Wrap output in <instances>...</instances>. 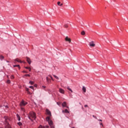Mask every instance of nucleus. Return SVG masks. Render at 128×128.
Segmentation results:
<instances>
[{
    "mask_svg": "<svg viewBox=\"0 0 128 128\" xmlns=\"http://www.w3.org/2000/svg\"><path fill=\"white\" fill-rule=\"evenodd\" d=\"M59 92L60 93V94H64V90L62 88H60L59 89Z\"/></svg>",
    "mask_w": 128,
    "mask_h": 128,
    "instance_id": "nucleus-7",
    "label": "nucleus"
},
{
    "mask_svg": "<svg viewBox=\"0 0 128 128\" xmlns=\"http://www.w3.org/2000/svg\"><path fill=\"white\" fill-rule=\"evenodd\" d=\"M16 62H20L22 64V60L18 59V58H16L15 60Z\"/></svg>",
    "mask_w": 128,
    "mask_h": 128,
    "instance_id": "nucleus-12",
    "label": "nucleus"
},
{
    "mask_svg": "<svg viewBox=\"0 0 128 128\" xmlns=\"http://www.w3.org/2000/svg\"><path fill=\"white\" fill-rule=\"evenodd\" d=\"M29 68H30V67H28V66L25 67V68H26V70H28Z\"/></svg>",
    "mask_w": 128,
    "mask_h": 128,
    "instance_id": "nucleus-35",
    "label": "nucleus"
},
{
    "mask_svg": "<svg viewBox=\"0 0 128 128\" xmlns=\"http://www.w3.org/2000/svg\"><path fill=\"white\" fill-rule=\"evenodd\" d=\"M81 34H82V36H84V34H86V32H85L84 30L82 31V32H81Z\"/></svg>",
    "mask_w": 128,
    "mask_h": 128,
    "instance_id": "nucleus-17",
    "label": "nucleus"
},
{
    "mask_svg": "<svg viewBox=\"0 0 128 128\" xmlns=\"http://www.w3.org/2000/svg\"><path fill=\"white\" fill-rule=\"evenodd\" d=\"M42 88H46V86H42Z\"/></svg>",
    "mask_w": 128,
    "mask_h": 128,
    "instance_id": "nucleus-42",
    "label": "nucleus"
},
{
    "mask_svg": "<svg viewBox=\"0 0 128 128\" xmlns=\"http://www.w3.org/2000/svg\"><path fill=\"white\" fill-rule=\"evenodd\" d=\"M46 114L48 116L46 118V120L48 122L49 126H50L51 128H54V126L52 121V120H50V117L52 116V113L50 112V110L46 109Z\"/></svg>",
    "mask_w": 128,
    "mask_h": 128,
    "instance_id": "nucleus-1",
    "label": "nucleus"
},
{
    "mask_svg": "<svg viewBox=\"0 0 128 128\" xmlns=\"http://www.w3.org/2000/svg\"><path fill=\"white\" fill-rule=\"evenodd\" d=\"M24 76H30V75L28 74H26L24 75Z\"/></svg>",
    "mask_w": 128,
    "mask_h": 128,
    "instance_id": "nucleus-24",
    "label": "nucleus"
},
{
    "mask_svg": "<svg viewBox=\"0 0 128 128\" xmlns=\"http://www.w3.org/2000/svg\"><path fill=\"white\" fill-rule=\"evenodd\" d=\"M90 46H92V48L96 46V44L94 43V42H90Z\"/></svg>",
    "mask_w": 128,
    "mask_h": 128,
    "instance_id": "nucleus-8",
    "label": "nucleus"
},
{
    "mask_svg": "<svg viewBox=\"0 0 128 128\" xmlns=\"http://www.w3.org/2000/svg\"><path fill=\"white\" fill-rule=\"evenodd\" d=\"M6 108H8V106H6Z\"/></svg>",
    "mask_w": 128,
    "mask_h": 128,
    "instance_id": "nucleus-47",
    "label": "nucleus"
},
{
    "mask_svg": "<svg viewBox=\"0 0 128 128\" xmlns=\"http://www.w3.org/2000/svg\"><path fill=\"white\" fill-rule=\"evenodd\" d=\"M34 86H36V85H34Z\"/></svg>",
    "mask_w": 128,
    "mask_h": 128,
    "instance_id": "nucleus-45",
    "label": "nucleus"
},
{
    "mask_svg": "<svg viewBox=\"0 0 128 128\" xmlns=\"http://www.w3.org/2000/svg\"><path fill=\"white\" fill-rule=\"evenodd\" d=\"M62 106H63V108L66 106V102H64L62 104Z\"/></svg>",
    "mask_w": 128,
    "mask_h": 128,
    "instance_id": "nucleus-11",
    "label": "nucleus"
},
{
    "mask_svg": "<svg viewBox=\"0 0 128 128\" xmlns=\"http://www.w3.org/2000/svg\"><path fill=\"white\" fill-rule=\"evenodd\" d=\"M27 92L28 94H30V91Z\"/></svg>",
    "mask_w": 128,
    "mask_h": 128,
    "instance_id": "nucleus-36",
    "label": "nucleus"
},
{
    "mask_svg": "<svg viewBox=\"0 0 128 128\" xmlns=\"http://www.w3.org/2000/svg\"><path fill=\"white\" fill-rule=\"evenodd\" d=\"M62 112H65L66 114H70V112L68 110V109H66L62 111Z\"/></svg>",
    "mask_w": 128,
    "mask_h": 128,
    "instance_id": "nucleus-9",
    "label": "nucleus"
},
{
    "mask_svg": "<svg viewBox=\"0 0 128 128\" xmlns=\"http://www.w3.org/2000/svg\"><path fill=\"white\" fill-rule=\"evenodd\" d=\"M64 28H68V24H65L64 25Z\"/></svg>",
    "mask_w": 128,
    "mask_h": 128,
    "instance_id": "nucleus-21",
    "label": "nucleus"
},
{
    "mask_svg": "<svg viewBox=\"0 0 128 128\" xmlns=\"http://www.w3.org/2000/svg\"><path fill=\"white\" fill-rule=\"evenodd\" d=\"M82 90L84 92H86V87H84V86H82Z\"/></svg>",
    "mask_w": 128,
    "mask_h": 128,
    "instance_id": "nucleus-10",
    "label": "nucleus"
},
{
    "mask_svg": "<svg viewBox=\"0 0 128 128\" xmlns=\"http://www.w3.org/2000/svg\"><path fill=\"white\" fill-rule=\"evenodd\" d=\"M20 108H21V110H22V112H26V110H24V107L20 106Z\"/></svg>",
    "mask_w": 128,
    "mask_h": 128,
    "instance_id": "nucleus-14",
    "label": "nucleus"
},
{
    "mask_svg": "<svg viewBox=\"0 0 128 128\" xmlns=\"http://www.w3.org/2000/svg\"><path fill=\"white\" fill-rule=\"evenodd\" d=\"M28 104V102H24V100H22L20 104V106H26Z\"/></svg>",
    "mask_w": 128,
    "mask_h": 128,
    "instance_id": "nucleus-4",
    "label": "nucleus"
},
{
    "mask_svg": "<svg viewBox=\"0 0 128 128\" xmlns=\"http://www.w3.org/2000/svg\"><path fill=\"white\" fill-rule=\"evenodd\" d=\"M16 117H17L18 120L20 122V115H18V114H17Z\"/></svg>",
    "mask_w": 128,
    "mask_h": 128,
    "instance_id": "nucleus-13",
    "label": "nucleus"
},
{
    "mask_svg": "<svg viewBox=\"0 0 128 128\" xmlns=\"http://www.w3.org/2000/svg\"><path fill=\"white\" fill-rule=\"evenodd\" d=\"M50 76L51 78V80H53V81L54 80L51 76Z\"/></svg>",
    "mask_w": 128,
    "mask_h": 128,
    "instance_id": "nucleus-32",
    "label": "nucleus"
},
{
    "mask_svg": "<svg viewBox=\"0 0 128 128\" xmlns=\"http://www.w3.org/2000/svg\"><path fill=\"white\" fill-rule=\"evenodd\" d=\"M46 80L47 82H50V80L49 79L48 77H46Z\"/></svg>",
    "mask_w": 128,
    "mask_h": 128,
    "instance_id": "nucleus-23",
    "label": "nucleus"
},
{
    "mask_svg": "<svg viewBox=\"0 0 128 128\" xmlns=\"http://www.w3.org/2000/svg\"><path fill=\"white\" fill-rule=\"evenodd\" d=\"M26 60L29 64H32V60H30V58H28V57H26Z\"/></svg>",
    "mask_w": 128,
    "mask_h": 128,
    "instance_id": "nucleus-6",
    "label": "nucleus"
},
{
    "mask_svg": "<svg viewBox=\"0 0 128 128\" xmlns=\"http://www.w3.org/2000/svg\"><path fill=\"white\" fill-rule=\"evenodd\" d=\"M26 92H28V88H26Z\"/></svg>",
    "mask_w": 128,
    "mask_h": 128,
    "instance_id": "nucleus-38",
    "label": "nucleus"
},
{
    "mask_svg": "<svg viewBox=\"0 0 128 128\" xmlns=\"http://www.w3.org/2000/svg\"><path fill=\"white\" fill-rule=\"evenodd\" d=\"M60 102H57V104L58 105V106H60Z\"/></svg>",
    "mask_w": 128,
    "mask_h": 128,
    "instance_id": "nucleus-30",
    "label": "nucleus"
},
{
    "mask_svg": "<svg viewBox=\"0 0 128 128\" xmlns=\"http://www.w3.org/2000/svg\"><path fill=\"white\" fill-rule=\"evenodd\" d=\"M100 126H102V127H104V124H102V123H100Z\"/></svg>",
    "mask_w": 128,
    "mask_h": 128,
    "instance_id": "nucleus-34",
    "label": "nucleus"
},
{
    "mask_svg": "<svg viewBox=\"0 0 128 128\" xmlns=\"http://www.w3.org/2000/svg\"><path fill=\"white\" fill-rule=\"evenodd\" d=\"M49 128L48 126H46V128Z\"/></svg>",
    "mask_w": 128,
    "mask_h": 128,
    "instance_id": "nucleus-41",
    "label": "nucleus"
},
{
    "mask_svg": "<svg viewBox=\"0 0 128 128\" xmlns=\"http://www.w3.org/2000/svg\"><path fill=\"white\" fill-rule=\"evenodd\" d=\"M4 118L5 122V128H10V124H8V120H10L8 118V116H4Z\"/></svg>",
    "mask_w": 128,
    "mask_h": 128,
    "instance_id": "nucleus-2",
    "label": "nucleus"
},
{
    "mask_svg": "<svg viewBox=\"0 0 128 128\" xmlns=\"http://www.w3.org/2000/svg\"><path fill=\"white\" fill-rule=\"evenodd\" d=\"M22 72H24V74H28V72L26 71H23Z\"/></svg>",
    "mask_w": 128,
    "mask_h": 128,
    "instance_id": "nucleus-33",
    "label": "nucleus"
},
{
    "mask_svg": "<svg viewBox=\"0 0 128 128\" xmlns=\"http://www.w3.org/2000/svg\"><path fill=\"white\" fill-rule=\"evenodd\" d=\"M11 78L12 80L14 78V76L12 75L11 76Z\"/></svg>",
    "mask_w": 128,
    "mask_h": 128,
    "instance_id": "nucleus-27",
    "label": "nucleus"
},
{
    "mask_svg": "<svg viewBox=\"0 0 128 128\" xmlns=\"http://www.w3.org/2000/svg\"><path fill=\"white\" fill-rule=\"evenodd\" d=\"M16 66H17V68H18L19 70H20V65H14V68H16Z\"/></svg>",
    "mask_w": 128,
    "mask_h": 128,
    "instance_id": "nucleus-15",
    "label": "nucleus"
},
{
    "mask_svg": "<svg viewBox=\"0 0 128 128\" xmlns=\"http://www.w3.org/2000/svg\"><path fill=\"white\" fill-rule=\"evenodd\" d=\"M4 56H0V60H4Z\"/></svg>",
    "mask_w": 128,
    "mask_h": 128,
    "instance_id": "nucleus-18",
    "label": "nucleus"
},
{
    "mask_svg": "<svg viewBox=\"0 0 128 128\" xmlns=\"http://www.w3.org/2000/svg\"><path fill=\"white\" fill-rule=\"evenodd\" d=\"M7 84H10V80H7Z\"/></svg>",
    "mask_w": 128,
    "mask_h": 128,
    "instance_id": "nucleus-28",
    "label": "nucleus"
},
{
    "mask_svg": "<svg viewBox=\"0 0 128 128\" xmlns=\"http://www.w3.org/2000/svg\"><path fill=\"white\" fill-rule=\"evenodd\" d=\"M28 118L30 120H32V118L33 120H36V113H34V112H30V114L28 115Z\"/></svg>",
    "mask_w": 128,
    "mask_h": 128,
    "instance_id": "nucleus-3",
    "label": "nucleus"
},
{
    "mask_svg": "<svg viewBox=\"0 0 128 128\" xmlns=\"http://www.w3.org/2000/svg\"><path fill=\"white\" fill-rule=\"evenodd\" d=\"M18 124L20 126H22V124L21 122H18Z\"/></svg>",
    "mask_w": 128,
    "mask_h": 128,
    "instance_id": "nucleus-19",
    "label": "nucleus"
},
{
    "mask_svg": "<svg viewBox=\"0 0 128 128\" xmlns=\"http://www.w3.org/2000/svg\"><path fill=\"white\" fill-rule=\"evenodd\" d=\"M57 4L60 6V2H58Z\"/></svg>",
    "mask_w": 128,
    "mask_h": 128,
    "instance_id": "nucleus-29",
    "label": "nucleus"
},
{
    "mask_svg": "<svg viewBox=\"0 0 128 128\" xmlns=\"http://www.w3.org/2000/svg\"><path fill=\"white\" fill-rule=\"evenodd\" d=\"M28 70L29 72H31L32 71V68H30V67H29Z\"/></svg>",
    "mask_w": 128,
    "mask_h": 128,
    "instance_id": "nucleus-26",
    "label": "nucleus"
},
{
    "mask_svg": "<svg viewBox=\"0 0 128 128\" xmlns=\"http://www.w3.org/2000/svg\"><path fill=\"white\" fill-rule=\"evenodd\" d=\"M99 122H102V120H98Z\"/></svg>",
    "mask_w": 128,
    "mask_h": 128,
    "instance_id": "nucleus-40",
    "label": "nucleus"
},
{
    "mask_svg": "<svg viewBox=\"0 0 128 128\" xmlns=\"http://www.w3.org/2000/svg\"><path fill=\"white\" fill-rule=\"evenodd\" d=\"M82 110H84V107L82 106Z\"/></svg>",
    "mask_w": 128,
    "mask_h": 128,
    "instance_id": "nucleus-44",
    "label": "nucleus"
},
{
    "mask_svg": "<svg viewBox=\"0 0 128 128\" xmlns=\"http://www.w3.org/2000/svg\"><path fill=\"white\" fill-rule=\"evenodd\" d=\"M62 5H63V4H60V6H62Z\"/></svg>",
    "mask_w": 128,
    "mask_h": 128,
    "instance_id": "nucleus-39",
    "label": "nucleus"
},
{
    "mask_svg": "<svg viewBox=\"0 0 128 128\" xmlns=\"http://www.w3.org/2000/svg\"><path fill=\"white\" fill-rule=\"evenodd\" d=\"M93 118H96V120H98V118H96V116H94V115L92 116Z\"/></svg>",
    "mask_w": 128,
    "mask_h": 128,
    "instance_id": "nucleus-31",
    "label": "nucleus"
},
{
    "mask_svg": "<svg viewBox=\"0 0 128 128\" xmlns=\"http://www.w3.org/2000/svg\"><path fill=\"white\" fill-rule=\"evenodd\" d=\"M67 90H70V92H72V89L70 88L69 86H68L66 88Z\"/></svg>",
    "mask_w": 128,
    "mask_h": 128,
    "instance_id": "nucleus-16",
    "label": "nucleus"
},
{
    "mask_svg": "<svg viewBox=\"0 0 128 128\" xmlns=\"http://www.w3.org/2000/svg\"><path fill=\"white\" fill-rule=\"evenodd\" d=\"M66 108H68V106H65Z\"/></svg>",
    "mask_w": 128,
    "mask_h": 128,
    "instance_id": "nucleus-43",
    "label": "nucleus"
},
{
    "mask_svg": "<svg viewBox=\"0 0 128 128\" xmlns=\"http://www.w3.org/2000/svg\"><path fill=\"white\" fill-rule=\"evenodd\" d=\"M65 40L66 42H68L69 43H70L72 42V40H70V38H68V36H66V38H65Z\"/></svg>",
    "mask_w": 128,
    "mask_h": 128,
    "instance_id": "nucleus-5",
    "label": "nucleus"
},
{
    "mask_svg": "<svg viewBox=\"0 0 128 128\" xmlns=\"http://www.w3.org/2000/svg\"><path fill=\"white\" fill-rule=\"evenodd\" d=\"M30 84H34V82L30 81Z\"/></svg>",
    "mask_w": 128,
    "mask_h": 128,
    "instance_id": "nucleus-22",
    "label": "nucleus"
},
{
    "mask_svg": "<svg viewBox=\"0 0 128 128\" xmlns=\"http://www.w3.org/2000/svg\"><path fill=\"white\" fill-rule=\"evenodd\" d=\"M72 128H74V127H72Z\"/></svg>",
    "mask_w": 128,
    "mask_h": 128,
    "instance_id": "nucleus-46",
    "label": "nucleus"
},
{
    "mask_svg": "<svg viewBox=\"0 0 128 128\" xmlns=\"http://www.w3.org/2000/svg\"><path fill=\"white\" fill-rule=\"evenodd\" d=\"M30 88H32V90H34V88L33 86H30Z\"/></svg>",
    "mask_w": 128,
    "mask_h": 128,
    "instance_id": "nucleus-25",
    "label": "nucleus"
},
{
    "mask_svg": "<svg viewBox=\"0 0 128 128\" xmlns=\"http://www.w3.org/2000/svg\"><path fill=\"white\" fill-rule=\"evenodd\" d=\"M88 106L87 104L84 105V108H88Z\"/></svg>",
    "mask_w": 128,
    "mask_h": 128,
    "instance_id": "nucleus-37",
    "label": "nucleus"
},
{
    "mask_svg": "<svg viewBox=\"0 0 128 128\" xmlns=\"http://www.w3.org/2000/svg\"><path fill=\"white\" fill-rule=\"evenodd\" d=\"M54 78H56V80H60V78H58V76H56V75H54Z\"/></svg>",
    "mask_w": 128,
    "mask_h": 128,
    "instance_id": "nucleus-20",
    "label": "nucleus"
}]
</instances>
